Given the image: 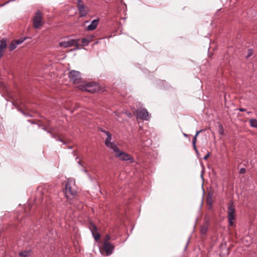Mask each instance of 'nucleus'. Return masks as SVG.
<instances>
[{
	"mask_svg": "<svg viewBox=\"0 0 257 257\" xmlns=\"http://www.w3.org/2000/svg\"><path fill=\"white\" fill-rule=\"evenodd\" d=\"M77 191L75 189V186L72 181L69 180L67 182L65 188V194L66 197L71 200L76 195ZM70 204H72L71 201H69Z\"/></svg>",
	"mask_w": 257,
	"mask_h": 257,
	"instance_id": "nucleus-1",
	"label": "nucleus"
},
{
	"mask_svg": "<svg viewBox=\"0 0 257 257\" xmlns=\"http://www.w3.org/2000/svg\"><path fill=\"white\" fill-rule=\"evenodd\" d=\"M78 88L82 91L94 93L98 90V86L95 82H85L84 84L79 85Z\"/></svg>",
	"mask_w": 257,
	"mask_h": 257,
	"instance_id": "nucleus-2",
	"label": "nucleus"
},
{
	"mask_svg": "<svg viewBox=\"0 0 257 257\" xmlns=\"http://www.w3.org/2000/svg\"><path fill=\"white\" fill-rule=\"evenodd\" d=\"M113 152L115 157H118L121 160L129 161L131 162H134V158L133 157H132L129 154L120 151L118 147L113 151Z\"/></svg>",
	"mask_w": 257,
	"mask_h": 257,
	"instance_id": "nucleus-3",
	"label": "nucleus"
},
{
	"mask_svg": "<svg viewBox=\"0 0 257 257\" xmlns=\"http://www.w3.org/2000/svg\"><path fill=\"white\" fill-rule=\"evenodd\" d=\"M79 40L72 39L67 42H60L59 44V46L63 48L71 47L73 46L75 47V49H80V46L79 44Z\"/></svg>",
	"mask_w": 257,
	"mask_h": 257,
	"instance_id": "nucleus-4",
	"label": "nucleus"
},
{
	"mask_svg": "<svg viewBox=\"0 0 257 257\" xmlns=\"http://www.w3.org/2000/svg\"><path fill=\"white\" fill-rule=\"evenodd\" d=\"M42 14L39 11L36 12L33 19V27L35 29H40L42 25Z\"/></svg>",
	"mask_w": 257,
	"mask_h": 257,
	"instance_id": "nucleus-5",
	"label": "nucleus"
},
{
	"mask_svg": "<svg viewBox=\"0 0 257 257\" xmlns=\"http://www.w3.org/2000/svg\"><path fill=\"white\" fill-rule=\"evenodd\" d=\"M228 219L230 226L233 225V220L235 219V207L232 204H230L228 207Z\"/></svg>",
	"mask_w": 257,
	"mask_h": 257,
	"instance_id": "nucleus-6",
	"label": "nucleus"
},
{
	"mask_svg": "<svg viewBox=\"0 0 257 257\" xmlns=\"http://www.w3.org/2000/svg\"><path fill=\"white\" fill-rule=\"evenodd\" d=\"M69 77L70 79L74 83H79L81 80V75L79 71L72 70L69 72Z\"/></svg>",
	"mask_w": 257,
	"mask_h": 257,
	"instance_id": "nucleus-7",
	"label": "nucleus"
},
{
	"mask_svg": "<svg viewBox=\"0 0 257 257\" xmlns=\"http://www.w3.org/2000/svg\"><path fill=\"white\" fill-rule=\"evenodd\" d=\"M101 131L103 133H104L107 135V138L105 139V145L111 149L113 151H114L116 148L117 147L116 144H115L114 143L111 142L110 141L111 140V135L110 133H109L108 132L105 131Z\"/></svg>",
	"mask_w": 257,
	"mask_h": 257,
	"instance_id": "nucleus-8",
	"label": "nucleus"
},
{
	"mask_svg": "<svg viewBox=\"0 0 257 257\" xmlns=\"http://www.w3.org/2000/svg\"><path fill=\"white\" fill-rule=\"evenodd\" d=\"M136 115L138 118L141 119L148 120L150 119L149 112L147 109L145 108L138 109L136 111Z\"/></svg>",
	"mask_w": 257,
	"mask_h": 257,
	"instance_id": "nucleus-9",
	"label": "nucleus"
},
{
	"mask_svg": "<svg viewBox=\"0 0 257 257\" xmlns=\"http://www.w3.org/2000/svg\"><path fill=\"white\" fill-rule=\"evenodd\" d=\"M114 249V246L111 243H103L102 249H100V251L102 253V251L105 252L106 255H110Z\"/></svg>",
	"mask_w": 257,
	"mask_h": 257,
	"instance_id": "nucleus-10",
	"label": "nucleus"
},
{
	"mask_svg": "<svg viewBox=\"0 0 257 257\" xmlns=\"http://www.w3.org/2000/svg\"><path fill=\"white\" fill-rule=\"evenodd\" d=\"M78 10L79 11L80 17H85L87 14V10H85V7L81 3L77 5Z\"/></svg>",
	"mask_w": 257,
	"mask_h": 257,
	"instance_id": "nucleus-11",
	"label": "nucleus"
},
{
	"mask_svg": "<svg viewBox=\"0 0 257 257\" xmlns=\"http://www.w3.org/2000/svg\"><path fill=\"white\" fill-rule=\"evenodd\" d=\"M90 230L91 231L93 236L94 237L95 240L97 241L100 237V235L99 233L97 232V228L96 226L94 224H91L90 227Z\"/></svg>",
	"mask_w": 257,
	"mask_h": 257,
	"instance_id": "nucleus-12",
	"label": "nucleus"
},
{
	"mask_svg": "<svg viewBox=\"0 0 257 257\" xmlns=\"http://www.w3.org/2000/svg\"><path fill=\"white\" fill-rule=\"evenodd\" d=\"M25 39L26 38L12 41L9 47V50L12 51L14 50L17 47V46L23 42Z\"/></svg>",
	"mask_w": 257,
	"mask_h": 257,
	"instance_id": "nucleus-13",
	"label": "nucleus"
},
{
	"mask_svg": "<svg viewBox=\"0 0 257 257\" xmlns=\"http://www.w3.org/2000/svg\"><path fill=\"white\" fill-rule=\"evenodd\" d=\"M7 41L5 39H3L0 41V58L4 54V50L7 48Z\"/></svg>",
	"mask_w": 257,
	"mask_h": 257,
	"instance_id": "nucleus-14",
	"label": "nucleus"
},
{
	"mask_svg": "<svg viewBox=\"0 0 257 257\" xmlns=\"http://www.w3.org/2000/svg\"><path fill=\"white\" fill-rule=\"evenodd\" d=\"M99 22V19H96L92 21L91 23V24L88 25L86 28L87 30L88 31H93L95 30L97 26L98 25Z\"/></svg>",
	"mask_w": 257,
	"mask_h": 257,
	"instance_id": "nucleus-15",
	"label": "nucleus"
},
{
	"mask_svg": "<svg viewBox=\"0 0 257 257\" xmlns=\"http://www.w3.org/2000/svg\"><path fill=\"white\" fill-rule=\"evenodd\" d=\"M213 202L212 199V194L211 193H208L206 197V203L207 205L210 206V207L212 205Z\"/></svg>",
	"mask_w": 257,
	"mask_h": 257,
	"instance_id": "nucleus-16",
	"label": "nucleus"
},
{
	"mask_svg": "<svg viewBox=\"0 0 257 257\" xmlns=\"http://www.w3.org/2000/svg\"><path fill=\"white\" fill-rule=\"evenodd\" d=\"M19 254L21 257H29L31 254V251L30 250H25L20 252Z\"/></svg>",
	"mask_w": 257,
	"mask_h": 257,
	"instance_id": "nucleus-17",
	"label": "nucleus"
},
{
	"mask_svg": "<svg viewBox=\"0 0 257 257\" xmlns=\"http://www.w3.org/2000/svg\"><path fill=\"white\" fill-rule=\"evenodd\" d=\"M249 124L251 127L257 128V120L254 118H251L249 120Z\"/></svg>",
	"mask_w": 257,
	"mask_h": 257,
	"instance_id": "nucleus-18",
	"label": "nucleus"
},
{
	"mask_svg": "<svg viewBox=\"0 0 257 257\" xmlns=\"http://www.w3.org/2000/svg\"><path fill=\"white\" fill-rule=\"evenodd\" d=\"M207 225L206 224H205L201 226L200 228V232L201 234H205L207 231Z\"/></svg>",
	"mask_w": 257,
	"mask_h": 257,
	"instance_id": "nucleus-19",
	"label": "nucleus"
},
{
	"mask_svg": "<svg viewBox=\"0 0 257 257\" xmlns=\"http://www.w3.org/2000/svg\"><path fill=\"white\" fill-rule=\"evenodd\" d=\"M81 43H82V45H80L79 44L80 47H81V46H87V45H88L89 44L88 40H87L86 38H84L82 39Z\"/></svg>",
	"mask_w": 257,
	"mask_h": 257,
	"instance_id": "nucleus-20",
	"label": "nucleus"
},
{
	"mask_svg": "<svg viewBox=\"0 0 257 257\" xmlns=\"http://www.w3.org/2000/svg\"><path fill=\"white\" fill-rule=\"evenodd\" d=\"M218 127H219V130H218L219 134L221 135H224V129H223V125L221 123H219Z\"/></svg>",
	"mask_w": 257,
	"mask_h": 257,
	"instance_id": "nucleus-21",
	"label": "nucleus"
},
{
	"mask_svg": "<svg viewBox=\"0 0 257 257\" xmlns=\"http://www.w3.org/2000/svg\"><path fill=\"white\" fill-rule=\"evenodd\" d=\"M110 239V236L109 234H106L103 238V243H109Z\"/></svg>",
	"mask_w": 257,
	"mask_h": 257,
	"instance_id": "nucleus-22",
	"label": "nucleus"
},
{
	"mask_svg": "<svg viewBox=\"0 0 257 257\" xmlns=\"http://www.w3.org/2000/svg\"><path fill=\"white\" fill-rule=\"evenodd\" d=\"M253 53V51L252 49H248V51H247V54L245 57L246 58V59L249 58L252 55Z\"/></svg>",
	"mask_w": 257,
	"mask_h": 257,
	"instance_id": "nucleus-23",
	"label": "nucleus"
},
{
	"mask_svg": "<svg viewBox=\"0 0 257 257\" xmlns=\"http://www.w3.org/2000/svg\"><path fill=\"white\" fill-rule=\"evenodd\" d=\"M200 132H201V131H199L196 132V135H195V137H194L193 141H192V144H193V146H195V145L196 144V140H197V137Z\"/></svg>",
	"mask_w": 257,
	"mask_h": 257,
	"instance_id": "nucleus-24",
	"label": "nucleus"
},
{
	"mask_svg": "<svg viewBox=\"0 0 257 257\" xmlns=\"http://www.w3.org/2000/svg\"><path fill=\"white\" fill-rule=\"evenodd\" d=\"M93 37H94L93 36L90 35V36H87L86 37V39H87V40H88V42L89 43L90 42L92 41Z\"/></svg>",
	"mask_w": 257,
	"mask_h": 257,
	"instance_id": "nucleus-25",
	"label": "nucleus"
},
{
	"mask_svg": "<svg viewBox=\"0 0 257 257\" xmlns=\"http://www.w3.org/2000/svg\"><path fill=\"white\" fill-rule=\"evenodd\" d=\"M245 173V169L243 168H241L239 171L240 174H244Z\"/></svg>",
	"mask_w": 257,
	"mask_h": 257,
	"instance_id": "nucleus-26",
	"label": "nucleus"
},
{
	"mask_svg": "<svg viewBox=\"0 0 257 257\" xmlns=\"http://www.w3.org/2000/svg\"><path fill=\"white\" fill-rule=\"evenodd\" d=\"M210 155V154L208 153H207L204 157V159L206 160L208 159L209 156Z\"/></svg>",
	"mask_w": 257,
	"mask_h": 257,
	"instance_id": "nucleus-27",
	"label": "nucleus"
},
{
	"mask_svg": "<svg viewBox=\"0 0 257 257\" xmlns=\"http://www.w3.org/2000/svg\"><path fill=\"white\" fill-rule=\"evenodd\" d=\"M239 110L240 111H245V109L243 108H239Z\"/></svg>",
	"mask_w": 257,
	"mask_h": 257,
	"instance_id": "nucleus-28",
	"label": "nucleus"
},
{
	"mask_svg": "<svg viewBox=\"0 0 257 257\" xmlns=\"http://www.w3.org/2000/svg\"><path fill=\"white\" fill-rule=\"evenodd\" d=\"M127 115L129 117H132V114L130 113V112H128V113H126Z\"/></svg>",
	"mask_w": 257,
	"mask_h": 257,
	"instance_id": "nucleus-29",
	"label": "nucleus"
},
{
	"mask_svg": "<svg viewBox=\"0 0 257 257\" xmlns=\"http://www.w3.org/2000/svg\"><path fill=\"white\" fill-rule=\"evenodd\" d=\"M193 148H194V150H195V151L196 152H197V150L196 147V144L195 145V146H193Z\"/></svg>",
	"mask_w": 257,
	"mask_h": 257,
	"instance_id": "nucleus-30",
	"label": "nucleus"
},
{
	"mask_svg": "<svg viewBox=\"0 0 257 257\" xmlns=\"http://www.w3.org/2000/svg\"><path fill=\"white\" fill-rule=\"evenodd\" d=\"M60 140L61 142H62V140L61 139H60Z\"/></svg>",
	"mask_w": 257,
	"mask_h": 257,
	"instance_id": "nucleus-31",
	"label": "nucleus"
}]
</instances>
